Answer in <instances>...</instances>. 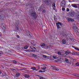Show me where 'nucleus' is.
I'll use <instances>...</instances> for the list:
<instances>
[{
  "label": "nucleus",
  "mask_w": 79,
  "mask_h": 79,
  "mask_svg": "<svg viewBox=\"0 0 79 79\" xmlns=\"http://www.w3.org/2000/svg\"><path fill=\"white\" fill-rule=\"evenodd\" d=\"M12 70H15V69H12Z\"/></svg>",
  "instance_id": "57"
},
{
  "label": "nucleus",
  "mask_w": 79,
  "mask_h": 79,
  "mask_svg": "<svg viewBox=\"0 0 79 79\" xmlns=\"http://www.w3.org/2000/svg\"><path fill=\"white\" fill-rule=\"evenodd\" d=\"M54 20V21L56 20V17L55 15H54L53 16Z\"/></svg>",
  "instance_id": "21"
},
{
  "label": "nucleus",
  "mask_w": 79,
  "mask_h": 79,
  "mask_svg": "<svg viewBox=\"0 0 79 79\" xmlns=\"http://www.w3.org/2000/svg\"><path fill=\"white\" fill-rule=\"evenodd\" d=\"M55 7H54L53 8V9L54 10H55Z\"/></svg>",
  "instance_id": "47"
},
{
  "label": "nucleus",
  "mask_w": 79,
  "mask_h": 79,
  "mask_svg": "<svg viewBox=\"0 0 79 79\" xmlns=\"http://www.w3.org/2000/svg\"><path fill=\"white\" fill-rule=\"evenodd\" d=\"M77 18H79V12L78 11L77 13Z\"/></svg>",
  "instance_id": "16"
},
{
  "label": "nucleus",
  "mask_w": 79,
  "mask_h": 79,
  "mask_svg": "<svg viewBox=\"0 0 79 79\" xmlns=\"http://www.w3.org/2000/svg\"><path fill=\"white\" fill-rule=\"evenodd\" d=\"M65 5H66V2H65V1L64 0L62 1L60 3L61 6H62V7H64V6H65Z\"/></svg>",
  "instance_id": "2"
},
{
  "label": "nucleus",
  "mask_w": 79,
  "mask_h": 79,
  "mask_svg": "<svg viewBox=\"0 0 79 79\" xmlns=\"http://www.w3.org/2000/svg\"><path fill=\"white\" fill-rule=\"evenodd\" d=\"M20 70H23V69H20Z\"/></svg>",
  "instance_id": "55"
},
{
  "label": "nucleus",
  "mask_w": 79,
  "mask_h": 79,
  "mask_svg": "<svg viewBox=\"0 0 79 79\" xmlns=\"http://www.w3.org/2000/svg\"><path fill=\"white\" fill-rule=\"evenodd\" d=\"M38 72H39V73H42V70H40L38 71Z\"/></svg>",
  "instance_id": "29"
},
{
  "label": "nucleus",
  "mask_w": 79,
  "mask_h": 79,
  "mask_svg": "<svg viewBox=\"0 0 79 79\" xmlns=\"http://www.w3.org/2000/svg\"><path fill=\"white\" fill-rule=\"evenodd\" d=\"M53 58H54V59H56V57L54 56H53Z\"/></svg>",
  "instance_id": "38"
},
{
  "label": "nucleus",
  "mask_w": 79,
  "mask_h": 79,
  "mask_svg": "<svg viewBox=\"0 0 79 79\" xmlns=\"http://www.w3.org/2000/svg\"><path fill=\"white\" fill-rule=\"evenodd\" d=\"M51 67L52 68V69L53 70H55V71H59V69L56 67L55 66L52 65Z\"/></svg>",
  "instance_id": "3"
},
{
  "label": "nucleus",
  "mask_w": 79,
  "mask_h": 79,
  "mask_svg": "<svg viewBox=\"0 0 79 79\" xmlns=\"http://www.w3.org/2000/svg\"><path fill=\"white\" fill-rule=\"evenodd\" d=\"M45 2H47V3H49V2H48L49 0H45Z\"/></svg>",
  "instance_id": "33"
},
{
  "label": "nucleus",
  "mask_w": 79,
  "mask_h": 79,
  "mask_svg": "<svg viewBox=\"0 0 79 79\" xmlns=\"http://www.w3.org/2000/svg\"><path fill=\"white\" fill-rule=\"evenodd\" d=\"M31 69H32L33 70H35L36 69V68L35 67H32L31 68Z\"/></svg>",
  "instance_id": "14"
},
{
  "label": "nucleus",
  "mask_w": 79,
  "mask_h": 79,
  "mask_svg": "<svg viewBox=\"0 0 79 79\" xmlns=\"http://www.w3.org/2000/svg\"><path fill=\"white\" fill-rule=\"evenodd\" d=\"M28 34L29 35H30V37H31V34H29V33H28Z\"/></svg>",
  "instance_id": "48"
},
{
  "label": "nucleus",
  "mask_w": 79,
  "mask_h": 79,
  "mask_svg": "<svg viewBox=\"0 0 79 79\" xmlns=\"http://www.w3.org/2000/svg\"><path fill=\"white\" fill-rule=\"evenodd\" d=\"M52 4V2H50Z\"/></svg>",
  "instance_id": "59"
},
{
  "label": "nucleus",
  "mask_w": 79,
  "mask_h": 79,
  "mask_svg": "<svg viewBox=\"0 0 79 79\" xmlns=\"http://www.w3.org/2000/svg\"><path fill=\"white\" fill-rule=\"evenodd\" d=\"M75 65L77 66H79V63H77Z\"/></svg>",
  "instance_id": "25"
},
{
  "label": "nucleus",
  "mask_w": 79,
  "mask_h": 79,
  "mask_svg": "<svg viewBox=\"0 0 79 79\" xmlns=\"http://www.w3.org/2000/svg\"><path fill=\"white\" fill-rule=\"evenodd\" d=\"M52 7H54V8H56V6H55V3H52Z\"/></svg>",
  "instance_id": "19"
},
{
  "label": "nucleus",
  "mask_w": 79,
  "mask_h": 79,
  "mask_svg": "<svg viewBox=\"0 0 79 79\" xmlns=\"http://www.w3.org/2000/svg\"><path fill=\"white\" fill-rule=\"evenodd\" d=\"M47 66V65L45 64L44 65V66Z\"/></svg>",
  "instance_id": "50"
},
{
  "label": "nucleus",
  "mask_w": 79,
  "mask_h": 79,
  "mask_svg": "<svg viewBox=\"0 0 79 79\" xmlns=\"http://www.w3.org/2000/svg\"><path fill=\"white\" fill-rule=\"evenodd\" d=\"M40 46H41V47L42 48H43V47H45L46 45L45 44H43L42 45H41Z\"/></svg>",
  "instance_id": "20"
},
{
  "label": "nucleus",
  "mask_w": 79,
  "mask_h": 79,
  "mask_svg": "<svg viewBox=\"0 0 79 79\" xmlns=\"http://www.w3.org/2000/svg\"><path fill=\"white\" fill-rule=\"evenodd\" d=\"M62 11H64V10H65V9L63 7L62 8Z\"/></svg>",
  "instance_id": "35"
},
{
  "label": "nucleus",
  "mask_w": 79,
  "mask_h": 79,
  "mask_svg": "<svg viewBox=\"0 0 79 79\" xmlns=\"http://www.w3.org/2000/svg\"><path fill=\"white\" fill-rule=\"evenodd\" d=\"M30 51H31V50H30V49H28L25 50V52H30Z\"/></svg>",
  "instance_id": "31"
},
{
  "label": "nucleus",
  "mask_w": 79,
  "mask_h": 79,
  "mask_svg": "<svg viewBox=\"0 0 79 79\" xmlns=\"http://www.w3.org/2000/svg\"><path fill=\"white\" fill-rule=\"evenodd\" d=\"M75 76H77V77H79V75H75Z\"/></svg>",
  "instance_id": "45"
},
{
  "label": "nucleus",
  "mask_w": 79,
  "mask_h": 79,
  "mask_svg": "<svg viewBox=\"0 0 79 79\" xmlns=\"http://www.w3.org/2000/svg\"><path fill=\"white\" fill-rule=\"evenodd\" d=\"M43 57H44V58H46V57H47V56H45V55H43Z\"/></svg>",
  "instance_id": "39"
},
{
  "label": "nucleus",
  "mask_w": 79,
  "mask_h": 79,
  "mask_svg": "<svg viewBox=\"0 0 79 79\" xmlns=\"http://www.w3.org/2000/svg\"><path fill=\"white\" fill-rule=\"evenodd\" d=\"M2 73V71H0V74H1Z\"/></svg>",
  "instance_id": "51"
},
{
  "label": "nucleus",
  "mask_w": 79,
  "mask_h": 79,
  "mask_svg": "<svg viewBox=\"0 0 79 79\" xmlns=\"http://www.w3.org/2000/svg\"><path fill=\"white\" fill-rule=\"evenodd\" d=\"M46 12V10H43V13H45Z\"/></svg>",
  "instance_id": "34"
},
{
  "label": "nucleus",
  "mask_w": 79,
  "mask_h": 79,
  "mask_svg": "<svg viewBox=\"0 0 79 79\" xmlns=\"http://www.w3.org/2000/svg\"><path fill=\"white\" fill-rule=\"evenodd\" d=\"M20 76V73H17L16 74L15 76L17 77H19Z\"/></svg>",
  "instance_id": "13"
},
{
  "label": "nucleus",
  "mask_w": 79,
  "mask_h": 79,
  "mask_svg": "<svg viewBox=\"0 0 79 79\" xmlns=\"http://www.w3.org/2000/svg\"><path fill=\"white\" fill-rule=\"evenodd\" d=\"M57 53L58 54V55H61V52H57Z\"/></svg>",
  "instance_id": "26"
},
{
  "label": "nucleus",
  "mask_w": 79,
  "mask_h": 79,
  "mask_svg": "<svg viewBox=\"0 0 79 79\" xmlns=\"http://www.w3.org/2000/svg\"><path fill=\"white\" fill-rule=\"evenodd\" d=\"M69 2H70L71 3V1H69Z\"/></svg>",
  "instance_id": "53"
},
{
  "label": "nucleus",
  "mask_w": 79,
  "mask_h": 79,
  "mask_svg": "<svg viewBox=\"0 0 79 79\" xmlns=\"http://www.w3.org/2000/svg\"><path fill=\"white\" fill-rule=\"evenodd\" d=\"M21 66H23V64H21Z\"/></svg>",
  "instance_id": "56"
},
{
  "label": "nucleus",
  "mask_w": 79,
  "mask_h": 79,
  "mask_svg": "<svg viewBox=\"0 0 79 79\" xmlns=\"http://www.w3.org/2000/svg\"><path fill=\"white\" fill-rule=\"evenodd\" d=\"M56 26L58 29H60V26H59V25L58 24L56 23Z\"/></svg>",
  "instance_id": "17"
},
{
  "label": "nucleus",
  "mask_w": 79,
  "mask_h": 79,
  "mask_svg": "<svg viewBox=\"0 0 79 79\" xmlns=\"http://www.w3.org/2000/svg\"><path fill=\"white\" fill-rule=\"evenodd\" d=\"M65 63H69V60H68L67 59H65Z\"/></svg>",
  "instance_id": "18"
},
{
  "label": "nucleus",
  "mask_w": 79,
  "mask_h": 79,
  "mask_svg": "<svg viewBox=\"0 0 79 79\" xmlns=\"http://www.w3.org/2000/svg\"><path fill=\"white\" fill-rule=\"evenodd\" d=\"M65 53L66 55H69V54L70 53V51H69V50L65 52Z\"/></svg>",
  "instance_id": "10"
},
{
  "label": "nucleus",
  "mask_w": 79,
  "mask_h": 79,
  "mask_svg": "<svg viewBox=\"0 0 79 79\" xmlns=\"http://www.w3.org/2000/svg\"><path fill=\"white\" fill-rule=\"evenodd\" d=\"M73 31L77 33L78 31H77V27L75 26L73 27Z\"/></svg>",
  "instance_id": "5"
},
{
  "label": "nucleus",
  "mask_w": 79,
  "mask_h": 79,
  "mask_svg": "<svg viewBox=\"0 0 79 79\" xmlns=\"http://www.w3.org/2000/svg\"><path fill=\"white\" fill-rule=\"evenodd\" d=\"M26 69H27L26 68H23V70H24V71H25V70H26Z\"/></svg>",
  "instance_id": "36"
},
{
  "label": "nucleus",
  "mask_w": 79,
  "mask_h": 79,
  "mask_svg": "<svg viewBox=\"0 0 79 79\" xmlns=\"http://www.w3.org/2000/svg\"><path fill=\"white\" fill-rule=\"evenodd\" d=\"M66 42V40L64 39L62 41V43L63 44H65Z\"/></svg>",
  "instance_id": "12"
},
{
  "label": "nucleus",
  "mask_w": 79,
  "mask_h": 79,
  "mask_svg": "<svg viewBox=\"0 0 79 79\" xmlns=\"http://www.w3.org/2000/svg\"><path fill=\"white\" fill-rule=\"evenodd\" d=\"M71 17H73L74 16V14H71Z\"/></svg>",
  "instance_id": "37"
},
{
  "label": "nucleus",
  "mask_w": 79,
  "mask_h": 79,
  "mask_svg": "<svg viewBox=\"0 0 79 79\" xmlns=\"http://www.w3.org/2000/svg\"><path fill=\"white\" fill-rule=\"evenodd\" d=\"M27 71H29V70H27Z\"/></svg>",
  "instance_id": "60"
},
{
  "label": "nucleus",
  "mask_w": 79,
  "mask_h": 79,
  "mask_svg": "<svg viewBox=\"0 0 79 79\" xmlns=\"http://www.w3.org/2000/svg\"><path fill=\"white\" fill-rule=\"evenodd\" d=\"M31 49H32L31 52H36V48H35L34 47L33 48H31Z\"/></svg>",
  "instance_id": "6"
},
{
  "label": "nucleus",
  "mask_w": 79,
  "mask_h": 79,
  "mask_svg": "<svg viewBox=\"0 0 79 79\" xmlns=\"http://www.w3.org/2000/svg\"><path fill=\"white\" fill-rule=\"evenodd\" d=\"M28 47H28V46H27V45H26V46H25V47H24V48L25 49H27V48H28Z\"/></svg>",
  "instance_id": "22"
},
{
  "label": "nucleus",
  "mask_w": 79,
  "mask_h": 79,
  "mask_svg": "<svg viewBox=\"0 0 79 79\" xmlns=\"http://www.w3.org/2000/svg\"><path fill=\"white\" fill-rule=\"evenodd\" d=\"M2 27L4 29H6V27H5V26H2Z\"/></svg>",
  "instance_id": "30"
},
{
  "label": "nucleus",
  "mask_w": 79,
  "mask_h": 79,
  "mask_svg": "<svg viewBox=\"0 0 79 79\" xmlns=\"http://www.w3.org/2000/svg\"><path fill=\"white\" fill-rule=\"evenodd\" d=\"M55 11L56 12H57V10H56Z\"/></svg>",
  "instance_id": "54"
},
{
  "label": "nucleus",
  "mask_w": 79,
  "mask_h": 79,
  "mask_svg": "<svg viewBox=\"0 0 79 79\" xmlns=\"http://www.w3.org/2000/svg\"><path fill=\"white\" fill-rule=\"evenodd\" d=\"M40 79H44V78L43 77H41L40 78Z\"/></svg>",
  "instance_id": "41"
},
{
  "label": "nucleus",
  "mask_w": 79,
  "mask_h": 79,
  "mask_svg": "<svg viewBox=\"0 0 79 79\" xmlns=\"http://www.w3.org/2000/svg\"><path fill=\"white\" fill-rule=\"evenodd\" d=\"M57 24H60V26L62 25V24L60 22H58L57 23Z\"/></svg>",
  "instance_id": "28"
},
{
  "label": "nucleus",
  "mask_w": 79,
  "mask_h": 79,
  "mask_svg": "<svg viewBox=\"0 0 79 79\" xmlns=\"http://www.w3.org/2000/svg\"><path fill=\"white\" fill-rule=\"evenodd\" d=\"M13 63H14V64H16L17 63V61H16V60H14L13 61Z\"/></svg>",
  "instance_id": "23"
},
{
  "label": "nucleus",
  "mask_w": 79,
  "mask_h": 79,
  "mask_svg": "<svg viewBox=\"0 0 79 79\" xmlns=\"http://www.w3.org/2000/svg\"><path fill=\"white\" fill-rule=\"evenodd\" d=\"M68 21H71L73 22V21H74V20L71 18H69L68 19Z\"/></svg>",
  "instance_id": "11"
},
{
  "label": "nucleus",
  "mask_w": 79,
  "mask_h": 79,
  "mask_svg": "<svg viewBox=\"0 0 79 79\" xmlns=\"http://www.w3.org/2000/svg\"><path fill=\"white\" fill-rule=\"evenodd\" d=\"M17 37L18 38H19V35H17Z\"/></svg>",
  "instance_id": "43"
},
{
  "label": "nucleus",
  "mask_w": 79,
  "mask_h": 79,
  "mask_svg": "<svg viewBox=\"0 0 79 79\" xmlns=\"http://www.w3.org/2000/svg\"><path fill=\"white\" fill-rule=\"evenodd\" d=\"M72 6L73 7H74V8H77V5L76 4H71Z\"/></svg>",
  "instance_id": "8"
},
{
  "label": "nucleus",
  "mask_w": 79,
  "mask_h": 79,
  "mask_svg": "<svg viewBox=\"0 0 79 79\" xmlns=\"http://www.w3.org/2000/svg\"><path fill=\"white\" fill-rule=\"evenodd\" d=\"M28 5L29 4H28V3H27V4H26V6H28Z\"/></svg>",
  "instance_id": "42"
},
{
  "label": "nucleus",
  "mask_w": 79,
  "mask_h": 79,
  "mask_svg": "<svg viewBox=\"0 0 79 79\" xmlns=\"http://www.w3.org/2000/svg\"><path fill=\"white\" fill-rule=\"evenodd\" d=\"M29 13L30 14V15H31V16L32 17H33L34 18H37V15H36V14L35 13L33 10L32 9H30L29 11Z\"/></svg>",
  "instance_id": "1"
},
{
  "label": "nucleus",
  "mask_w": 79,
  "mask_h": 79,
  "mask_svg": "<svg viewBox=\"0 0 79 79\" xmlns=\"http://www.w3.org/2000/svg\"><path fill=\"white\" fill-rule=\"evenodd\" d=\"M75 50H78V51H79V49L77 48H75Z\"/></svg>",
  "instance_id": "27"
},
{
  "label": "nucleus",
  "mask_w": 79,
  "mask_h": 79,
  "mask_svg": "<svg viewBox=\"0 0 79 79\" xmlns=\"http://www.w3.org/2000/svg\"><path fill=\"white\" fill-rule=\"evenodd\" d=\"M72 54L73 55H79V54H78V52H73L72 53Z\"/></svg>",
  "instance_id": "9"
},
{
  "label": "nucleus",
  "mask_w": 79,
  "mask_h": 79,
  "mask_svg": "<svg viewBox=\"0 0 79 79\" xmlns=\"http://www.w3.org/2000/svg\"><path fill=\"white\" fill-rule=\"evenodd\" d=\"M15 29L16 31H18L19 30V23H16L15 24Z\"/></svg>",
  "instance_id": "4"
},
{
  "label": "nucleus",
  "mask_w": 79,
  "mask_h": 79,
  "mask_svg": "<svg viewBox=\"0 0 79 79\" xmlns=\"http://www.w3.org/2000/svg\"><path fill=\"white\" fill-rule=\"evenodd\" d=\"M24 77L26 78H28L29 77V75H25Z\"/></svg>",
  "instance_id": "15"
},
{
  "label": "nucleus",
  "mask_w": 79,
  "mask_h": 79,
  "mask_svg": "<svg viewBox=\"0 0 79 79\" xmlns=\"http://www.w3.org/2000/svg\"><path fill=\"white\" fill-rule=\"evenodd\" d=\"M35 71H37V72L39 71V70H38V69H35Z\"/></svg>",
  "instance_id": "44"
},
{
  "label": "nucleus",
  "mask_w": 79,
  "mask_h": 79,
  "mask_svg": "<svg viewBox=\"0 0 79 79\" xmlns=\"http://www.w3.org/2000/svg\"><path fill=\"white\" fill-rule=\"evenodd\" d=\"M43 70H45L46 69H47V67H42V68L41 69Z\"/></svg>",
  "instance_id": "24"
},
{
  "label": "nucleus",
  "mask_w": 79,
  "mask_h": 79,
  "mask_svg": "<svg viewBox=\"0 0 79 79\" xmlns=\"http://www.w3.org/2000/svg\"><path fill=\"white\" fill-rule=\"evenodd\" d=\"M45 64H43V65H45Z\"/></svg>",
  "instance_id": "58"
},
{
  "label": "nucleus",
  "mask_w": 79,
  "mask_h": 79,
  "mask_svg": "<svg viewBox=\"0 0 79 79\" xmlns=\"http://www.w3.org/2000/svg\"><path fill=\"white\" fill-rule=\"evenodd\" d=\"M42 73H43V72H45V71H42Z\"/></svg>",
  "instance_id": "49"
},
{
  "label": "nucleus",
  "mask_w": 79,
  "mask_h": 79,
  "mask_svg": "<svg viewBox=\"0 0 79 79\" xmlns=\"http://www.w3.org/2000/svg\"><path fill=\"white\" fill-rule=\"evenodd\" d=\"M2 55V53H0V56H1Z\"/></svg>",
  "instance_id": "52"
},
{
  "label": "nucleus",
  "mask_w": 79,
  "mask_h": 79,
  "mask_svg": "<svg viewBox=\"0 0 79 79\" xmlns=\"http://www.w3.org/2000/svg\"><path fill=\"white\" fill-rule=\"evenodd\" d=\"M3 18H4V16L2 14H0V19L2 20H3Z\"/></svg>",
  "instance_id": "7"
},
{
  "label": "nucleus",
  "mask_w": 79,
  "mask_h": 79,
  "mask_svg": "<svg viewBox=\"0 0 79 79\" xmlns=\"http://www.w3.org/2000/svg\"><path fill=\"white\" fill-rule=\"evenodd\" d=\"M42 9L40 8V9L38 10V11H42Z\"/></svg>",
  "instance_id": "40"
},
{
  "label": "nucleus",
  "mask_w": 79,
  "mask_h": 79,
  "mask_svg": "<svg viewBox=\"0 0 79 79\" xmlns=\"http://www.w3.org/2000/svg\"><path fill=\"white\" fill-rule=\"evenodd\" d=\"M67 12H69V8H67Z\"/></svg>",
  "instance_id": "32"
},
{
  "label": "nucleus",
  "mask_w": 79,
  "mask_h": 79,
  "mask_svg": "<svg viewBox=\"0 0 79 79\" xmlns=\"http://www.w3.org/2000/svg\"><path fill=\"white\" fill-rule=\"evenodd\" d=\"M72 47H73V48H76L75 47H74L73 46H72Z\"/></svg>",
  "instance_id": "46"
}]
</instances>
